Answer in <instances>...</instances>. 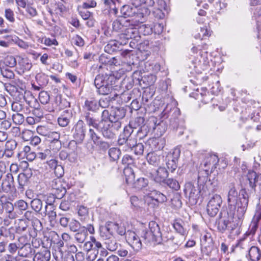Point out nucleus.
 <instances>
[{
  "instance_id": "nucleus-31",
  "label": "nucleus",
  "mask_w": 261,
  "mask_h": 261,
  "mask_svg": "<svg viewBox=\"0 0 261 261\" xmlns=\"http://www.w3.org/2000/svg\"><path fill=\"white\" fill-rule=\"evenodd\" d=\"M121 127V122L120 120H114V121H111V123L109 125L108 130L112 133L111 136L104 137L105 138L112 139H113L115 136V133L117 132Z\"/></svg>"
},
{
  "instance_id": "nucleus-43",
  "label": "nucleus",
  "mask_w": 261,
  "mask_h": 261,
  "mask_svg": "<svg viewBox=\"0 0 261 261\" xmlns=\"http://www.w3.org/2000/svg\"><path fill=\"white\" fill-rule=\"evenodd\" d=\"M164 184H166L170 189L175 191H178L180 188L178 181L173 178L167 179Z\"/></svg>"
},
{
  "instance_id": "nucleus-36",
  "label": "nucleus",
  "mask_w": 261,
  "mask_h": 261,
  "mask_svg": "<svg viewBox=\"0 0 261 261\" xmlns=\"http://www.w3.org/2000/svg\"><path fill=\"white\" fill-rule=\"evenodd\" d=\"M125 110L122 108L114 109L111 113V121H114V120L120 121L125 117Z\"/></svg>"
},
{
  "instance_id": "nucleus-18",
  "label": "nucleus",
  "mask_w": 261,
  "mask_h": 261,
  "mask_svg": "<svg viewBox=\"0 0 261 261\" xmlns=\"http://www.w3.org/2000/svg\"><path fill=\"white\" fill-rule=\"evenodd\" d=\"M50 186L53 196L58 198H62L66 192V189L62 186L60 179L56 178L51 181Z\"/></svg>"
},
{
  "instance_id": "nucleus-1",
  "label": "nucleus",
  "mask_w": 261,
  "mask_h": 261,
  "mask_svg": "<svg viewBox=\"0 0 261 261\" xmlns=\"http://www.w3.org/2000/svg\"><path fill=\"white\" fill-rule=\"evenodd\" d=\"M85 120L89 127H93L100 132L103 137L112 135V133L108 130L109 125L112 120L111 113L110 114L107 110H104L101 115V119L97 121L93 117V114L86 112L84 114Z\"/></svg>"
},
{
  "instance_id": "nucleus-3",
  "label": "nucleus",
  "mask_w": 261,
  "mask_h": 261,
  "mask_svg": "<svg viewBox=\"0 0 261 261\" xmlns=\"http://www.w3.org/2000/svg\"><path fill=\"white\" fill-rule=\"evenodd\" d=\"M213 206L216 205V207L213 208V213L216 217L215 225L217 229L221 232L225 231L227 227L229 222L228 213L225 209H222L219 211L218 208L221 207L222 200L220 195L215 194L213 195Z\"/></svg>"
},
{
  "instance_id": "nucleus-47",
  "label": "nucleus",
  "mask_w": 261,
  "mask_h": 261,
  "mask_svg": "<svg viewBox=\"0 0 261 261\" xmlns=\"http://www.w3.org/2000/svg\"><path fill=\"white\" fill-rule=\"evenodd\" d=\"M4 64L5 67H14L16 65V59L13 56H7L4 60Z\"/></svg>"
},
{
  "instance_id": "nucleus-11",
  "label": "nucleus",
  "mask_w": 261,
  "mask_h": 261,
  "mask_svg": "<svg viewBox=\"0 0 261 261\" xmlns=\"http://www.w3.org/2000/svg\"><path fill=\"white\" fill-rule=\"evenodd\" d=\"M73 137L76 143H82L85 137L87 131L86 126L84 121L79 120L74 126L73 129Z\"/></svg>"
},
{
  "instance_id": "nucleus-19",
  "label": "nucleus",
  "mask_w": 261,
  "mask_h": 261,
  "mask_svg": "<svg viewBox=\"0 0 261 261\" xmlns=\"http://www.w3.org/2000/svg\"><path fill=\"white\" fill-rule=\"evenodd\" d=\"M115 233L114 222L108 221L104 225L99 227V234L103 239L113 237Z\"/></svg>"
},
{
  "instance_id": "nucleus-51",
  "label": "nucleus",
  "mask_w": 261,
  "mask_h": 261,
  "mask_svg": "<svg viewBox=\"0 0 261 261\" xmlns=\"http://www.w3.org/2000/svg\"><path fill=\"white\" fill-rule=\"evenodd\" d=\"M69 228L70 231L73 232H76L80 230L82 227L81 226L80 223L74 219H72L69 223Z\"/></svg>"
},
{
  "instance_id": "nucleus-32",
  "label": "nucleus",
  "mask_w": 261,
  "mask_h": 261,
  "mask_svg": "<svg viewBox=\"0 0 261 261\" xmlns=\"http://www.w3.org/2000/svg\"><path fill=\"white\" fill-rule=\"evenodd\" d=\"M137 9L136 8H133L129 5H124L120 10L122 18L125 19L127 17H133L137 14Z\"/></svg>"
},
{
  "instance_id": "nucleus-44",
  "label": "nucleus",
  "mask_w": 261,
  "mask_h": 261,
  "mask_svg": "<svg viewBox=\"0 0 261 261\" xmlns=\"http://www.w3.org/2000/svg\"><path fill=\"white\" fill-rule=\"evenodd\" d=\"M34 102H35V105L32 106V104H31L32 102L31 101H27L26 100V102L29 105V107L30 108H34L35 109L34 110H32L33 114L35 116H36L37 118H41L43 116V113L40 111V110L39 109H38V108L36 107L37 106H39V104L38 103H37V100L36 99H35L34 100Z\"/></svg>"
},
{
  "instance_id": "nucleus-9",
  "label": "nucleus",
  "mask_w": 261,
  "mask_h": 261,
  "mask_svg": "<svg viewBox=\"0 0 261 261\" xmlns=\"http://www.w3.org/2000/svg\"><path fill=\"white\" fill-rule=\"evenodd\" d=\"M147 175L155 182L161 185L166 181L169 174L165 167H160L156 170L147 172Z\"/></svg>"
},
{
  "instance_id": "nucleus-64",
  "label": "nucleus",
  "mask_w": 261,
  "mask_h": 261,
  "mask_svg": "<svg viewBox=\"0 0 261 261\" xmlns=\"http://www.w3.org/2000/svg\"><path fill=\"white\" fill-rule=\"evenodd\" d=\"M51 151L48 149L45 150L43 152H38L37 157L42 160L47 159L51 156Z\"/></svg>"
},
{
  "instance_id": "nucleus-56",
  "label": "nucleus",
  "mask_w": 261,
  "mask_h": 261,
  "mask_svg": "<svg viewBox=\"0 0 261 261\" xmlns=\"http://www.w3.org/2000/svg\"><path fill=\"white\" fill-rule=\"evenodd\" d=\"M28 227V225L25 220L21 219L18 220V226L17 227V231L21 233L26 230Z\"/></svg>"
},
{
  "instance_id": "nucleus-45",
  "label": "nucleus",
  "mask_w": 261,
  "mask_h": 261,
  "mask_svg": "<svg viewBox=\"0 0 261 261\" xmlns=\"http://www.w3.org/2000/svg\"><path fill=\"white\" fill-rule=\"evenodd\" d=\"M15 208L17 210V213L19 214H22L23 211H26L28 209V203L24 200H19L15 203Z\"/></svg>"
},
{
  "instance_id": "nucleus-55",
  "label": "nucleus",
  "mask_w": 261,
  "mask_h": 261,
  "mask_svg": "<svg viewBox=\"0 0 261 261\" xmlns=\"http://www.w3.org/2000/svg\"><path fill=\"white\" fill-rule=\"evenodd\" d=\"M196 99H200V97H203V99H201V101L204 103H206L209 100H212V98H210V94L208 92L206 93V91H203V92H201L200 93H196Z\"/></svg>"
},
{
  "instance_id": "nucleus-59",
  "label": "nucleus",
  "mask_w": 261,
  "mask_h": 261,
  "mask_svg": "<svg viewBox=\"0 0 261 261\" xmlns=\"http://www.w3.org/2000/svg\"><path fill=\"white\" fill-rule=\"evenodd\" d=\"M17 145V143L15 140L10 139L6 142L5 148L8 150H14Z\"/></svg>"
},
{
  "instance_id": "nucleus-52",
  "label": "nucleus",
  "mask_w": 261,
  "mask_h": 261,
  "mask_svg": "<svg viewBox=\"0 0 261 261\" xmlns=\"http://www.w3.org/2000/svg\"><path fill=\"white\" fill-rule=\"evenodd\" d=\"M39 99L43 105H46L49 101L50 96L47 92L42 91L39 93Z\"/></svg>"
},
{
  "instance_id": "nucleus-39",
  "label": "nucleus",
  "mask_w": 261,
  "mask_h": 261,
  "mask_svg": "<svg viewBox=\"0 0 261 261\" xmlns=\"http://www.w3.org/2000/svg\"><path fill=\"white\" fill-rule=\"evenodd\" d=\"M163 234L165 238L168 239L166 241H164L165 242L168 241H171L174 244L177 245H180L182 243V241L184 239V237L182 236H173L171 233L167 232H164Z\"/></svg>"
},
{
  "instance_id": "nucleus-61",
  "label": "nucleus",
  "mask_w": 261,
  "mask_h": 261,
  "mask_svg": "<svg viewBox=\"0 0 261 261\" xmlns=\"http://www.w3.org/2000/svg\"><path fill=\"white\" fill-rule=\"evenodd\" d=\"M88 135L90 137V138L91 140L93 141V143L95 144H98V140L100 139V137H99L94 130L90 128L89 129Z\"/></svg>"
},
{
  "instance_id": "nucleus-20",
  "label": "nucleus",
  "mask_w": 261,
  "mask_h": 261,
  "mask_svg": "<svg viewBox=\"0 0 261 261\" xmlns=\"http://www.w3.org/2000/svg\"><path fill=\"white\" fill-rule=\"evenodd\" d=\"M139 30L133 27V25L130 24V25L128 27H126L123 33H122L119 35L120 39L122 40L124 39L127 42V40L129 39H134L137 40L138 38H140L139 35Z\"/></svg>"
},
{
  "instance_id": "nucleus-21",
  "label": "nucleus",
  "mask_w": 261,
  "mask_h": 261,
  "mask_svg": "<svg viewBox=\"0 0 261 261\" xmlns=\"http://www.w3.org/2000/svg\"><path fill=\"white\" fill-rule=\"evenodd\" d=\"M135 138H118L117 143L120 148L124 151L132 150L134 145H136Z\"/></svg>"
},
{
  "instance_id": "nucleus-54",
  "label": "nucleus",
  "mask_w": 261,
  "mask_h": 261,
  "mask_svg": "<svg viewBox=\"0 0 261 261\" xmlns=\"http://www.w3.org/2000/svg\"><path fill=\"white\" fill-rule=\"evenodd\" d=\"M182 221H176L173 224V227L178 233L184 236L186 233V230L182 226Z\"/></svg>"
},
{
  "instance_id": "nucleus-14",
  "label": "nucleus",
  "mask_w": 261,
  "mask_h": 261,
  "mask_svg": "<svg viewBox=\"0 0 261 261\" xmlns=\"http://www.w3.org/2000/svg\"><path fill=\"white\" fill-rule=\"evenodd\" d=\"M127 243L136 251L140 250L142 246L140 237L134 231L128 230L125 236Z\"/></svg>"
},
{
  "instance_id": "nucleus-5",
  "label": "nucleus",
  "mask_w": 261,
  "mask_h": 261,
  "mask_svg": "<svg viewBox=\"0 0 261 261\" xmlns=\"http://www.w3.org/2000/svg\"><path fill=\"white\" fill-rule=\"evenodd\" d=\"M149 227V230L144 229L141 233V237L144 243L148 244L151 242H154L160 244L163 241H166L168 240L163 237L160 227L156 222L155 221L150 222Z\"/></svg>"
},
{
  "instance_id": "nucleus-63",
  "label": "nucleus",
  "mask_w": 261,
  "mask_h": 261,
  "mask_svg": "<svg viewBox=\"0 0 261 261\" xmlns=\"http://www.w3.org/2000/svg\"><path fill=\"white\" fill-rule=\"evenodd\" d=\"M134 153L136 155H142L144 152V145L142 143H137L133 148Z\"/></svg>"
},
{
  "instance_id": "nucleus-35",
  "label": "nucleus",
  "mask_w": 261,
  "mask_h": 261,
  "mask_svg": "<svg viewBox=\"0 0 261 261\" xmlns=\"http://www.w3.org/2000/svg\"><path fill=\"white\" fill-rule=\"evenodd\" d=\"M84 108L88 111L96 112L99 108L98 101L93 98L87 99L85 102Z\"/></svg>"
},
{
  "instance_id": "nucleus-38",
  "label": "nucleus",
  "mask_w": 261,
  "mask_h": 261,
  "mask_svg": "<svg viewBox=\"0 0 261 261\" xmlns=\"http://www.w3.org/2000/svg\"><path fill=\"white\" fill-rule=\"evenodd\" d=\"M180 154V150L179 148L176 147L167 154L166 161L178 162Z\"/></svg>"
},
{
  "instance_id": "nucleus-46",
  "label": "nucleus",
  "mask_w": 261,
  "mask_h": 261,
  "mask_svg": "<svg viewBox=\"0 0 261 261\" xmlns=\"http://www.w3.org/2000/svg\"><path fill=\"white\" fill-rule=\"evenodd\" d=\"M120 154V150L117 148L112 147L109 150V156L113 161L118 160L119 159Z\"/></svg>"
},
{
  "instance_id": "nucleus-25",
  "label": "nucleus",
  "mask_w": 261,
  "mask_h": 261,
  "mask_svg": "<svg viewBox=\"0 0 261 261\" xmlns=\"http://www.w3.org/2000/svg\"><path fill=\"white\" fill-rule=\"evenodd\" d=\"M12 110L16 112V113L19 112L24 114H30L31 110L28 106H24L23 101H14L11 105Z\"/></svg>"
},
{
  "instance_id": "nucleus-53",
  "label": "nucleus",
  "mask_w": 261,
  "mask_h": 261,
  "mask_svg": "<svg viewBox=\"0 0 261 261\" xmlns=\"http://www.w3.org/2000/svg\"><path fill=\"white\" fill-rule=\"evenodd\" d=\"M115 232L118 234L123 236L126 234L127 231L124 225L122 224H118L114 222Z\"/></svg>"
},
{
  "instance_id": "nucleus-30",
  "label": "nucleus",
  "mask_w": 261,
  "mask_h": 261,
  "mask_svg": "<svg viewBox=\"0 0 261 261\" xmlns=\"http://www.w3.org/2000/svg\"><path fill=\"white\" fill-rule=\"evenodd\" d=\"M126 44V41L123 39H120V41L112 40L109 42L105 47V50L108 53L115 51L119 48V45H125Z\"/></svg>"
},
{
  "instance_id": "nucleus-29",
  "label": "nucleus",
  "mask_w": 261,
  "mask_h": 261,
  "mask_svg": "<svg viewBox=\"0 0 261 261\" xmlns=\"http://www.w3.org/2000/svg\"><path fill=\"white\" fill-rule=\"evenodd\" d=\"M19 173L17 177V181L18 182V189L23 191L24 187L26 186L29 182V180L31 177V174L27 172Z\"/></svg>"
},
{
  "instance_id": "nucleus-7",
  "label": "nucleus",
  "mask_w": 261,
  "mask_h": 261,
  "mask_svg": "<svg viewBox=\"0 0 261 261\" xmlns=\"http://www.w3.org/2000/svg\"><path fill=\"white\" fill-rule=\"evenodd\" d=\"M125 176V180L127 184H132L133 187L138 190H142L146 187L148 184V181L146 178L140 177L136 180L134 171L130 167H125L123 171Z\"/></svg>"
},
{
  "instance_id": "nucleus-26",
  "label": "nucleus",
  "mask_w": 261,
  "mask_h": 261,
  "mask_svg": "<svg viewBox=\"0 0 261 261\" xmlns=\"http://www.w3.org/2000/svg\"><path fill=\"white\" fill-rule=\"evenodd\" d=\"M49 198L54 199L53 196H49L47 198L48 204L45 205V214L48 216L49 221L50 222L55 220L57 217L56 212L54 211L53 204L51 203L52 201L49 200Z\"/></svg>"
},
{
  "instance_id": "nucleus-4",
  "label": "nucleus",
  "mask_w": 261,
  "mask_h": 261,
  "mask_svg": "<svg viewBox=\"0 0 261 261\" xmlns=\"http://www.w3.org/2000/svg\"><path fill=\"white\" fill-rule=\"evenodd\" d=\"M162 113L164 117L166 116V118L170 116L169 127L178 130V135H182L185 126L184 119L178 118V116L180 115V110L177 107H172L171 106L168 105Z\"/></svg>"
},
{
  "instance_id": "nucleus-28",
  "label": "nucleus",
  "mask_w": 261,
  "mask_h": 261,
  "mask_svg": "<svg viewBox=\"0 0 261 261\" xmlns=\"http://www.w3.org/2000/svg\"><path fill=\"white\" fill-rule=\"evenodd\" d=\"M72 118V113L69 110H65L63 114L58 118V122L61 127L67 126L70 122Z\"/></svg>"
},
{
  "instance_id": "nucleus-60",
  "label": "nucleus",
  "mask_w": 261,
  "mask_h": 261,
  "mask_svg": "<svg viewBox=\"0 0 261 261\" xmlns=\"http://www.w3.org/2000/svg\"><path fill=\"white\" fill-rule=\"evenodd\" d=\"M154 199L158 202L163 203L167 200L166 196L159 191H154Z\"/></svg>"
},
{
  "instance_id": "nucleus-22",
  "label": "nucleus",
  "mask_w": 261,
  "mask_h": 261,
  "mask_svg": "<svg viewBox=\"0 0 261 261\" xmlns=\"http://www.w3.org/2000/svg\"><path fill=\"white\" fill-rule=\"evenodd\" d=\"M50 258V252L44 247L39 251H34L33 261H49Z\"/></svg>"
},
{
  "instance_id": "nucleus-2",
  "label": "nucleus",
  "mask_w": 261,
  "mask_h": 261,
  "mask_svg": "<svg viewBox=\"0 0 261 261\" xmlns=\"http://www.w3.org/2000/svg\"><path fill=\"white\" fill-rule=\"evenodd\" d=\"M116 79L111 74L100 73L97 75L94 80V85L97 92L100 95H108L115 89L114 85Z\"/></svg>"
},
{
  "instance_id": "nucleus-62",
  "label": "nucleus",
  "mask_w": 261,
  "mask_h": 261,
  "mask_svg": "<svg viewBox=\"0 0 261 261\" xmlns=\"http://www.w3.org/2000/svg\"><path fill=\"white\" fill-rule=\"evenodd\" d=\"M122 163L127 166L133 165L135 163V160L131 155L125 154L122 159ZM127 167H129L127 166Z\"/></svg>"
},
{
  "instance_id": "nucleus-58",
  "label": "nucleus",
  "mask_w": 261,
  "mask_h": 261,
  "mask_svg": "<svg viewBox=\"0 0 261 261\" xmlns=\"http://www.w3.org/2000/svg\"><path fill=\"white\" fill-rule=\"evenodd\" d=\"M153 144L155 146L154 150H160L162 149L165 145V141L164 139H155L153 140Z\"/></svg>"
},
{
  "instance_id": "nucleus-13",
  "label": "nucleus",
  "mask_w": 261,
  "mask_h": 261,
  "mask_svg": "<svg viewBox=\"0 0 261 261\" xmlns=\"http://www.w3.org/2000/svg\"><path fill=\"white\" fill-rule=\"evenodd\" d=\"M247 179L250 187L255 192L261 194V174H257L253 171H249L247 175Z\"/></svg>"
},
{
  "instance_id": "nucleus-41",
  "label": "nucleus",
  "mask_w": 261,
  "mask_h": 261,
  "mask_svg": "<svg viewBox=\"0 0 261 261\" xmlns=\"http://www.w3.org/2000/svg\"><path fill=\"white\" fill-rule=\"evenodd\" d=\"M104 240H105V245L107 249L111 251H114L117 249L118 244L114 237L104 239Z\"/></svg>"
},
{
  "instance_id": "nucleus-12",
  "label": "nucleus",
  "mask_w": 261,
  "mask_h": 261,
  "mask_svg": "<svg viewBox=\"0 0 261 261\" xmlns=\"http://www.w3.org/2000/svg\"><path fill=\"white\" fill-rule=\"evenodd\" d=\"M148 125L151 131H156L159 135L162 136L165 132L167 128L166 122L164 120L158 119L155 117H150L148 120Z\"/></svg>"
},
{
  "instance_id": "nucleus-16",
  "label": "nucleus",
  "mask_w": 261,
  "mask_h": 261,
  "mask_svg": "<svg viewBox=\"0 0 261 261\" xmlns=\"http://www.w3.org/2000/svg\"><path fill=\"white\" fill-rule=\"evenodd\" d=\"M203 255L210 256L212 252V237L210 232H206L200 240Z\"/></svg>"
},
{
  "instance_id": "nucleus-40",
  "label": "nucleus",
  "mask_w": 261,
  "mask_h": 261,
  "mask_svg": "<svg viewBox=\"0 0 261 261\" xmlns=\"http://www.w3.org/2000/svg\"><path fill=\"white\" fill-rule=\"evenodd\" d=\"M249 256L252 261H258L261 257V251L256 246H252L249 251Z\"/></svg>"
},
{
  "instance_id": "nucleus-57",
  "label": "nucleus",
  "mask_w": 261,
  "mask_h": 261,
  "mask_svg": "<svg viewBox=\"0 0 261 261\" xmlns=\"http://www.w3.org/2000/svg\"><path fill=\"white\" fill-rule=\"evenodd\" d=\"M23 114H24L23 113H18L13 114L12 119L13 122L17 124H22L24 120Z\"/></svg>"
},
{
  "instance_id": "nucleus-24",
  "label": "nucleus",
  "mask_w": 261,
  "mask_h": 261,
  "mask_svg": "<svg viewBox=\"0 0 261 261\" xmlns=\"http://www.w3.org/2000/svg\"><path fill=\"white\" fill-rule=\"evenodd\" d=\"M47 164L52 169L54 170L55 175L57 178L60 179L64 174V169L63 167L58 164V161L56 160L51 159L47 162Z\"/></svg>"
},
{
  "instance_id": "nucleus-48",
  "label": "nucleus",
  "mask_w": 261,
  "mask_h": 261,
  "mask_svg": "<svg viewBox=\"0 0 261 261\" xmlns=\"http://www.w3.org/2000/svg\"><path fill=\"white\" fill-rule=\"evenodd\" d=\"M35 79L39 85L45 86L48 83L47 76L44 73H38Z\"/></svg>"
},
{
  "instance_id": "nucleus-34",
  "label": "nucleus",
  "mask_w": 261,
  "mask_h": 261,
  "mask_svg": "<svg viewBox=\"0 0 261 261\" xmlns=\"http://www.w3.org/2000/svg\"><path fill=\"white\" fill-rule=\"evenodd\" d=\"M146 160L149 164L157 166L160 164L161 156L154 152H151L147 154Z\"/></svg>"
},
{
  "instance_id": "nucleus-17",
  "label": "nucleus",
  "mask_w": 261,
  "mask_h": 261,
  "mask_svg": "<svg viewBox=\"0 0 261 261\" xmlns=\"http://www.w3.org/2000/svg\"><path fill=\"white\" fill-rule=\"evenodd\" d=\"M142 119V123L138 124V126H136V128H135V138L137 139L141 140L146 137L148 132L151 130L149 128L148 122L147 124H145L144 123L145 120L143 117H138L136 118V119Z\"/></svg>"
},
{
  "instance_id": "nucleus-27",
  "label": "nucleus",
  "mask_w": 261,
  "mask_h": 261,
  "mask_svg": "<svg viewBox=\"0 0 261 261\" xmlns=\"http://www.w3.org/2000/svg\"><path fill=\"white\" fill-rule=\"evenodd\" d=\"M211 163H205L204 164L203 171L201 172V174L204 178H206L205 181V185L207 187L212 185V182L211 181V174L212 173V167L211 168ZM205 179H204V180Z\"/></svg>"
},
{
  "instance_id": "nucleus-37",
  "label": "nucleus",
  "mask_w": 261,
  "mask_h": 261,
  "mask_svg": "<svg viewBox=\"0 0 261 261\" xmlns=\"http://www.w3.org/2000/svg\"><path fill=\"white\" fill-rule=\"evenodd\" d=\"M238 193L234 187L231 188L228 193V203L229 205H234L237 203Z\"/></svg>"
},
{
  "instance_id": "nucleus-49",
  "label": "nucleus",
  "mask_w": 261,
  "mask_h": 261,
  "mask_svg": "<svg viewBox=\"0 0 261 261\" xmlns=\"http://www.w3.org/2000/svg\"><path fill=\"white\" fill-rule=\"evenodd\" d=\"M0 68L1 73L4 77L8 79H12L14 78V73L12 70L9 69V68L5 67H1Z\"/></svg>"
},
{
  "instance_id": "nucleus-42",
  "label": "nucleus",
  "mask_w": 261,
  "mask_h": 261,
  "mask_svg": "<svg viewBox=\"0 0 261 261\" xmlns=\"http://www.w3.org/2000/svg\"><path fill=\"white\" fill-rule=\"evenodd\" d=\"M74 238L79 243H83L87 237V233L85 226H83L80 230L75 232Z\"/></svg>"
},
{
  "instance_id": "nucleus-15",
  "label": "nucleus",
  "mask_w": 261,
  "mask_h": 261,
  "mask_svg": "<svg viewBox=\"0 0 261 261\" xmlns=\"http://www.w3.org/2000/svg\"><path fill=\"white\" fill-rule=\"evenodd\" d=\"M141 123H142V119H136V118L124 128L123 133L119 135L118 138H135V128H136V126H138V124H141Z\"/></svg>"
},
{
  "instance_id": "nucleus-10",
  "label": "nucleus",
  "mask_w": 261,
  "mask_h": 261,
  "mask_svg": "<svg viewBox=\"0 0 261 261\" xmlns=\"http://www.w3.org/2000/svg\"><path fill=\"white\" fill-rule=\"evenodd\" d=\"M240 195L241 197L240 198V205L239 203H238L237 212L239 213V216L238 217V222L237 223V226L241 224V217L245 213L248 204L249 196L246 190L244 189L241 190Z\"/></svg>"
},
{
  "instance_id": "nucleus-50",
  "label": "nucleus",
  "mask_w": 261,
  "mask_h": 261,
  "mask_svg": "<svg viewBox=\"0 0 261 261\" xmlns=\"http://www.w3.org/2000/svg\"><path fill=\"white\" fill-rule=\"evenodd\" d=\"M32 208L36 212H39L42 207V202L39 199H34L31 203Z\"/></svg>"
},
{
  "instance_id": "nucleus-6",
  "label": "nucleus",
  "mask_w": 261,
  "mask_h": 261,
  "mask_svg": "<svg viewBox=\"0 0 261 261\" xmlns=\"http://www.w3.org/2000/svg\"><path fill=\"white\" fill-rule=\"evenodd\" d=\"M213 173L216 172L217 176L213 178V185L214 187H218V185L223 181L224 175L223 172L227 166V162L223 159H219L216 154H213ZM216 176V174L214 173Z\"/></svg>"
},
{
  "instance_id": "nucleus-8",
  "label": "nucleus",
  "mask_w": 261,
  "mask_h": 261,
  "mask_svg": "<svg viewBox=\"0 0 261 261\" xmlns=\"http://www.w3.org/2000/svg\"><path fill=\"white\" fill-rule=\"evenodd\" d=\"M184 194L189 198V201L193 204L197 202L199 197L200 190L198 184L195 185L192 182H187L185 185Z\"/></svg>"
},
{
  "instance_id": "nucleus-33",
  "label": "nucleus",
  "mask_w": 261,
  "mask_h": 261,
  "mask_svg": "<svg viewBox=\"0 0 261 261\" xmlns=\"http://www.w3.org/2000/svg\"><path fill=\"white\" fill-rule=\"evenodd\" d=\"M33 249L31 244L24 246L19 245V249L18 251V254L21 257H29L32 256Z\"/></svg>"
},
{
  "instance_id": "nucleus-23",
  "label": "nucleus",
  "mask_w": 261,
  "mask_h": 261,
  "mask_svg": "<svg viewBox=\"0 0 261 261\" xmlns=\"http://www.w3.org/2000/svg\"><path fill=\"white\" fill-rule=\"evenodd\" d=\"M130 25V23L129 20H126L124 18H121L113 22L112 28L114 31L123 33L126 27H128Z\"/></svg>"
}]
</instances>
